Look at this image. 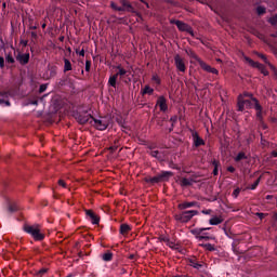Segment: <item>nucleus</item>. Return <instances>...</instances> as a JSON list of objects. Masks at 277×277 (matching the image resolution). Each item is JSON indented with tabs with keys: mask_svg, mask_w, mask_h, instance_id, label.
<instances>
[{
	"mask_svg": "<svg viewBox=\"0 0 277 277\" xmlns=\"http://www.w3.org/2000/svg\"><path fill=\"white\" fill-rule=\"evenodd\" d=\"M185 53L186 55H188V57H190V60H195V62H198L200 68H202V70H205L206 72H211L212 75H220V71L216 68L211 67V65H208L207 63H205V61L198 57V54H196L194 50L186 49Z\"/></svg>",
	"mask_w": 277,
	"mask_h": 277,
	"instance_id": "obj_1",
	"label": "nucleus"
},
{
	"mask_svg": "<svg viewBox=\"0 0 277 277\" xmlns=\"http://www.w3.org/2000/svg\"><path fill=\"white\" fill-rule=\"evenodd\" d=\"M24 233H27V235H30L35 241H44L45 235L40 232V225L35 224V225H29V224H24L23 226Z\"/></svg>",
	"mask_w": 277,
	"mask_h": 277,
	"instance_id": "obj_2",
	"label": "nucleus"
},
{
	"mask_svg": "<svg viewBox=\"0 0 277 277\" xmlns=\"http://www.w3.org/2000/svg\"><path fill=\"white\" fill-rule=\"evenodd\" d=\"M199 214L200 212H198V210H185L179 214H175L174 219L176 220V222H180L181 224H187L188 222H192L195 215Z\"/></svg>",
	"mask_w": 277,
	"mask_h": 277,
	"instance_id": "obj_3",
	"label": "nucleus"
},
{
	"mask_svg": "<svg viewBox=\"0 0 277 277\" xmlns=\"http://www.w3.org/2000/svg\"><path fill=\"white\" fill-rule=\"evenodd\" d=\"M206 230H211V227H196L190 229V234L194 235V237H196L199 241H211L213 237L209 236Z\"/></svg>",
	"mask_w": 277,
	"mask_h": 277,
	"instance_id": "obj_4",
	"label": "nucleus"
},
{
	"mask_svg": "<svg viewBox=\"0 0 277 277\" xmlns=\"http://www.w3.org/2000/svg\"><path fill=\"white\" fill-rule=\"evenodd\" d=\"M246 109H254V102L243 98V95H238L237 111H245Z\"/></svg>",
	"mask_w": 277,
	"mask_h": 277,
	"instance_id": "obj_5",
	"label": "nucleus"
},
{
	"mask_svg": "<svg viewBox=\"0 0 277 277\" xmlns=\"http://www.w3.org/2000/svg\"><path fill=\"white\" fill-rule=\"evenodd\" d=\"M74 117L80 124H88V122L89 124H92V118H94L88 113H76Z\"/></svg>",
	"mask_w": 277,
	"mask_h": 277,
	"instance_id": "obj_6",
	"label": "nucleus"
},
{
	"mask_svg": "<svg viewBox=\"0 0 277 277\" xmlns=\"http://www.w3.org/2000/svg\"><path fill=\"white\" fill-rule=\"evenodd\" d=\"M92 122L93 123L91 124H93V127L96 128L97 131H105L107 127H109V121H107V119L105 118L96 119L93 117Z\"/></svg>",
	"mask_w": 277,
	"mask_h": 277,
	"instance_id": "obj_7",
	"label": "nucleus"
},
{
	"mask_svg": "<svg viewBox=\"0 0 277 277\" xmlns=\"http://www.w3.org/2000/svg\"><path fill=\"white\" fill-rule=\"evenodd\" d=\"M245 60L248 62V64H250L252 66V68H258L259 71L262 72V75H264V77H267V75H269V71H267L265 69V65L259 63V62H254L252 58L245 56Z\"/></svg>",
	"mask_w": 277,
	"mask_h": 277,
	"instance_id": "obj_8",
	"label": "nucleus"
},
{
	"mask_svg": "<svg viewBox=\"0 0 277 277\" xmlns=\"http://www.w3.org/2000/svg\"><path fill=\"white\" fill-rule=\"evenodd\" d=\"M174 64L175 68H177L180 72H185L187 70V66H185V61L179 54L174 56Z\"/></svg>",
	"mask_w": 277,
	"mask_h": 277,
	"instance_id": "obj_9",
	"label": "nucleus"
},
{
	"mask_svg": "<svg viewBox=\"0 0 277 277\" xmlns=\"http://www.w3.org/2000/svg\"><path fill=\"white\" fill-rule=\"evenodd\" d=\"M15 60L21 66H27V64H29L30 55L29 53L18 52L17 55H15Z\"/></svg>",
	"mask_w": 277,
	"mask_h": 277,
	"instance_id": "obj_10",
	"label": "nucleus"
},
{
	"mask_svg": "<svg viewBox=\"0 0 277 277\" xmlns=\"http://www.w3.org/2000/svg\"><path fill=\"white\" fill-rule=\"evenodd\" d=\"M194 207L200 209V203L198 201H183L182 203L177 205V209L180 211H185V209H192Z\"/></svg>",
	"mask_w": 277,
	"mask_h": 277,
	"instance_id": "obj_11",
	"label": "nucleus"
},
{
	"mask_svg": "<svg viewBox=\"0 0 277 277\" xmlns=\"http://www.w3.org/2000/svg\"><path fill=\"white\" fill-rule=\"evenodd\" d=\"M192 133V137H193V142H194V146L196 148H200V146H205V140H202V137H200V135L198 134V132L194 131V130H189Z\"/></svg>",
	"mask_w": 277,
	"mask_h": 277,
	"instance_id": "obj_12",
	"label": "nucleus"
},
{
	"mask_svg": "<svg viewBox=\"0 0 277 277\" xmlns=\"http://www.w3.org/2000/svg\"><path fill=\"white\" fill-rule=\"evenodd\" d=\"M85 215L92 224H94V225L101 224V216H98L96 213H94V211L85 210Z\"/></svg>",
	"mask_w": 277,
	"mask_h": 277,
	"instance_id": "obj_13",
	"label": "nucleus"
},
{
	"mask_svg": "<svg viewBox=\"0 0 277 277\" xmlns=\"http://www.w3.org/2000/svg\"><path fill=\"white\" fill-rule=\"evenodd\" d=\"M121 4V12H132L135 13V8H133V4H131V1L129 0H120Z\"/></svg>",
	"mask_w": 277,
	"mask_h": 277,
	"instance_id": "obj_14",
	"label": "nucleus"
},
{
	"mask_svg": "<svg viewBox=\"0 0 277 277\" xmlns=\"http://www.w3.org/2000/svg\"><path fill=\"white\" fill-rule=\"evenodd\" d=\"M176 27L180 31H187V34H190V36H194V30L185 22H182V21L176 22Z\"/></svg>",
	"mask_w": 277,
	"mask_h": 277,
	"instance_id": "obj_15",
	"label": "nucleus"
},
{
	"mask_svg": "<svg viewBox=\"0 0 277 277\" xmlns=\"http://www.w3.org/2000/svg\"><path fill=\"white\" fill-rule=\"evenodd\" d=\"M156 105H158L160 111H168V100H166V96L160 95L157 100Z\"/></svg>",
	"mask_w": 277,
	"mask_h": 277,
	"instance_id": "obj_16",
	"label": "nucleus"
},
{
	"mask_svg": "<svg viewBox=\"0 0 277 277\" xmlns=\"http://www.w3.org/2000/svg\"><path fill=\"white\" fill-rule=\"evenodd\" d=\"M188 265L190 267H194V269H202L205 267V264L198 262V259L196 256L188 259Z\"/></svg>",
	"mask_w": 277,
	"mask_h": 277,
	"instance_id": "obj_17",
	"label": "nucleus"
},
{
	"mask_svg": "<svg viewBox=\"0 0 277 277\" xmlns=\"http://www.w3.org/2000/svg\"><path fill=\"white\" fill-rule=\"evenodd\" d=\"M6 68L10 69L16 64V58L12 55V52L5 53L4 55Z\"/></svg>",
	"mask_w": 277,
	"mask_h": 277,
	"instance_id": "obj_18",
	"label": "nucleus"
},
{
	"mask_svg": "<svg viewBox=\"0 0 277 277\" xmlns=\"http://www.w3.org/2000/svg\"><path fill=\"white\" fill-rule=\"evenodd\" d=\"M9 93L8 92H0V105L2 107H10V100H8Z\"/></svg>",
	"mask_w": 277,
	"mask_h": 277,
	"instance_id": "obj_19",
	"label": "nucleus"
},
{
	"mask_svg": "<svg viewBox=\"0 0 277 277\" xmlns=\"http://www.w3.org/2000/svg\"><path fill=\"white\" fill-rule=\"evenodd\" d=\"M194 183H196V180H194V177H182L180 180V185L181 187H192V185H194Z\"/></svg>",
	"mask_w": 277,
	"mask_h": 277,
	"instance_id": "obj_20",
	"label": "nucleus"
},
{
	"mask_svg": "<svg viewBox=\"0 0 277 277\" xmlns=\"http://www.w3.org/2000/svg\"><path fill=\"white\" fill-rule=\"evenodd\" d=\"M254 109L256 111V118L259 122H263V106H261V103H258L254 105Z\"/></svg>",
	"mask_w": 277,
	"mask_h": 277,
	"instance_id": "obj_21",
	"label": "nucleus"
},
{
	"mask_svg": "<svg viewBox=\"0 0 277 277\" xmlns=\"http://www.w3.org/2000/svg\"><path fill=\"white\" fill-rule=\"evenodd\" d=\"M117 72H118V75H119V79H120V81H124V83H129V81H127V80H124V77H126V75H127V69H124L123 67H122V65H118L117 67Z\"/></svg>",
	"mask_w": 277,
	"mask_h": 277,
	"instance_id": "obj_22",
	"label": "nucleus"
},
{
	"mask_svg": "<svg viewBox=\"0 0 277 277\" xmlns=\"http://www.w3.org/2000/svg\"><path fill=\"white\" fill-rule=\"evenodd\" d=\"M118 77H120L118 71L115 75H111L108 79V85H110L111 88H116L118 83Z\"/></svg>",
	"mask_w": 277,
	"mask_h": 277,
	"instance_id": "obj_23",
	"label": "nucleus"
},
{
	"mask_svg": "<svg viewBox=\"0 0 277 277\" xmlns=\"http://www.w3.org/2000/svg\"><path fill=\"white\" fill-rule=\"evenodd\" d=\"M224 222V219L222 216H213L209 220L210 226H219V224H222Z\"/></svg>",
	"mask_w": 277,
	"mask_h": 277,
	"instance_id": "obj_24",
	"label": "nucleus"
},
{
	"mask_svg": "<svg viewBox=\"0 0 277 277\" xmlns=\"http://www.w3.org/2000/svg\"><path fill=\"white\" fill-rule=\"evenodd\" d=\"M119 233L120 235H129V233H131V226L127 223L121 224Z\"/></svg>",
	"mask_w": 277,
	"mask_h": 277,
	"instance_id": "obj_25",
	"label": "nucleus"
},
{
	"mask_svg": "<svg viewBox=\"0 0 277 277\" xmlns=\"http://www.w3.org/2000/svg\"><path fill=\"white\" fill-rule=\"evenodd\" d=\"M158 176L160 177V181H168L170 179V176H174V173L171 171H162L160 174H158Z\"/></svg>",
	"mask_w": 277,
	"mask_h": 277,
	"instance_id": "obj_26",
	"label": "nucleus"
},
{
	"mask_svg": "<svg viewBox=\"0 0 277 277\" xmlns=\"http://www.w3.org/2000/svg\"><path fill=\"white\" fill-rule=\"evenodd\" d=\"M155 92V89L150 88V85L146 84L144 89L141 90L142 96H146L148 94L149 96L153 95Z\"/></svg>",
	"mask_w": 277,
	"mask_h": 277,
	"instance_id": "obj_27",
	"label": "nucleus"
},
{
	"mask_svg": "<svg viewBox=\"0 0 277 277\" xmlns=\"http://www.w3.org/2000/svg\"><path fill=\"white\" fill-rule=\"evenodd\" d=\"M48 70H49L48 79H53V77L57 76V66H49Z\"/></svg>",
	"mask_w": 277,
	"mask_h": 277,
	"instance_id": "obj_28",
	"label": "nucleus"
},
{
	"mask_svg": "<svg viewBox=\"0 0 277 277\" xmlns=\"http://www.w3.org/2000/svg\"><path fill=\"white\" fill-rule=\"evenodd\" d=\"M239 96H242V98H250L254 105H256V103H259L258 98L254 97V94L250 93V92H243L242 94H239Z\"/></svg>",
	"mask_w": 277,
	"mask_h": 277,
	"instance_id": "obj_29",
	"label": "nucleus"
},
{
	"mask_svg": "<svg viewBox=\"0 0 277 277\" xmlns=\"http://www.w3.org/2000/svg\"><path fill=\"white\" fill-rule=\"evenodd\" d=\"M243 159H248V156L243 151H239L237 156L234 158V161L236 163H239V161H243Z\"/></svg>",
	"mask_w": 277,
	"mask_h": 277,
	"instance_id": "obj_30",
	"label": "nucleus"
},
{
	"mask_svg": "<svg viewBox=\"0 0 277 277\" xmlns=\"http://www.w3.org/2000/svg\"><path fill=\"white\" fill-rule=\"evenodd\" d=\"M72 70V63L68 58H64V72Z\"/></svg>",
	"mask_w": 277,
	"mask_h": 277,
	"instance_id": "obj_31",
	"label": "nucleus"
},
{
	"mask_svg": "<svg viewBox=\"0 0 277 277\" xmlns=\"http://www.w3.org/2000/svg\"><path fill=\"white\" fill-rule=\"evenodd\" d=\"M149 155L151 157H154L155 159H158L159 161H161V159H163V156L160 154L159 150H151V151H149Z\"/></svg>",
	"mask_w": 277,
	"mask_h": 277,
	"instance_id": "obj_32",
	"label": "nucleus"
},
{
	"mask_svg": "<svg viewBox=\"0 0 277 277\" xmlns=\"http://www.w3.org/2000/svg\"><path fill=\"white\" fill-rule=\"evenodd\" d=\"M103 261H105L106 263H109V261H111L114 259V253H111L110 251L106 252L103 254L102 256Z\"/></svg>",
	"mask_w": 277,
	"mask_h": 277,
	"instance_id": "obj_33",
	"label": "nucleus"
},
{
	"mask_svg": "<svg viewBox=\"0 0 277 277\" xmlns=\"http://www.w3.org/2000/svg\"><path fill=\"white\" fill-rule=\"evenodd\" d=\"M201 248H205V250H208V252H215V246L211 243H201Z\"/></svg>",
	"mask_w": 277,
	"mask_h": 277,
	"instance_id": "obj_34",
	"label": "nucleus"
},
{
	"mask_svg": "<svg viewBox=\"0 0 277 277\" xmlns=\"http://www.w3.org/2000/svg\"><path fill=\"white\" fill-rule=\"evenodd\" d=\"M266 12H267V9H266L265 6L259 5V6L256 8V14H258V16H263V14H266Z\"/></svg>",
	"mask_w": 277,
	"mask_h": 277,
	"instance_id": "obj_35",
	"label": "nucleus"
},
{
	"mask_svg": "<svg viewBox=\"0 0 277 277\" xmlns=\"http://www.w3.org/2000/svg\"><path fill=\"white\" fill-rule=\"evenodd\" d=\"M16 211H18V205H16V203H10V205H9V212H10V213H16Z\"/></svg>",
	"mask_w": 277,
	"mask_h": 277,
	"instance_id": "obj_36",
	"label": "nucleus"
},
{
	"mask_svg": "<svg viewBox=\"0 0 277 277\" xmlns=\"http://www.w3.org/2000/svg\"><path fill=\"white\" fill-rule=\"evenodd\" d=\"M148 183H151V185H155V184H157V183H161V177H159V175H156V176H154V177H150V179L148 180Z\"/></svg>",
	"mask_w": 277,
	"mask_h": 277,
	"instance_id": "obj_37",
	"label": "nucleus"
},
{
	"mask_svg": "<svg viewBox=\"0 0 277 277\" xmlns=\"http://www.w3.org/2000/svg\"><path fill=\"white\" fill-rule=\"evenodd\" d=\"M260 183H261V177H258V179L255 180V182L249 187V189H251L252 192H254V189H256V188L259 187Z\"/></svg>",
	"mask_w": 277,
	"mask_h": 277,
	"instance_id": "obj_38",
	"label": "nucleus"
},
{
	"mask_svg": "<svg viewBox=\"0 0 277 277\" xmlns=\"http://www.w3.org/2000/svg\"><path fill=\"white\" fill-rule=\"evenodd\" d=\"M110 8L113 10H116V12H122V10H123L121 6H118V4H116V2H111Z\"/></svg>",
	"mask_w": 277,
	"mask_h": 277,
	"instance_id": "obj_39",
	"label": "nucleus"
},
{
	"mask_svg": "<svg viewBox=\"0 0 277 277\" xmlns=\"http://www.w3.org/2000/svg\"><path fill=\"white\" fill-rule=\"evenodd\" d=\"M6 68L5 57L0 56V69L3 70Z\"/></svg>",
	"mask_w": 277,
	"mask_h": 277,
	"instance_id": "obj_40",
	"label": "nucleus"
},
{
	"mask_svg": "<svg viewBox=\"0 0 277 277\" xmlns=\"http://www.w3.org/2000/svg\"><path fill=\"white\" fill-rule=\"evenodd\" d=\"M91 68H92V61L87 60L85 61V72H90Z\"/></svg>",
	"mask_w": 277,
	"mask_h": 277,
	"instance_id": "obj_41",
	"label": "nucleus"
},
{
	"mask_svg": "<svg viewBox=\"0 0 277 277\" xmlns=\"http://www.w3.org/2000/svg\"><path fill=\"white\" fill-rule=\"evenodd\" d=\"M239 194H241V188L237 187L236 189H234L232 196L235 198H239Z\"/></svg>",
	"mask_w": 277,
	"mask_h": 277,
	"instance_id": "obj_42",
	"label": "nucleus"
},
{
	"mask_svg": "<svg viewBox=\"0 0 277 277\" xmlns=\"http://www.w3.org/2000/svg\"><path fill=\"white\" fill-rule=\"evenodd\" d=\"M151 80L155 81V83H157V85H161V79L159 78V76L154 75L151 77Z\"/></svg>",
	"mask_w": 277,
	"mask_h": 277,
	"instance_id": "obj_43",
	"label": "nucleus"
},
{
	"mask_svg": "<svg viewBox=\"0 0 277 277\" xmlns=\"http://www.w3.org/2000/svg\"><path fill=\"white\" fill-rule=\"evenodd\" d=\"M259 57L263 60L265 64H268V66H271L272 68V64H269V61L267 60V56H265V54H259Z\"/></svg>",
	"mask_w": 277,
	"mask_h": 277,
	"instance_id": "obj_44",
	"label": "nucleus"
},
{
	"mask_svg": "<svg viewBox=\"0 0 277 277\" xmlns=\"http://www.w3.org/2000/svg\"><path fill=\"white\" fill-rule=\"evenodd\" d=\"M268 23L272 24L273 26L277 24V14L272 16L269 19H268Z\"/></svg>",
	"mask_w": 277,
	"mask_h": 277,
	"instance_id": "obj_45",
	"label": "nucleus"
},
{
	"mask_svg": "<svg viewBox=\"0 0 277 277\" xmlns=\"http://www.w3.org/2000/svg\"><path fill=\"white\" fill-rule=\"evenodd\" d=\"M256 217H259L260 220H263L265 217H267V213H263V212H258L255 213Z\"/></svg>",
	"mask_w": 277,
	"mask_h": 277,
	"instance_id": "obj_46",
	"label": "nucleus"
},
{
	"mask_svg": "<svg viewBox=\"0 0 277 277\" xmlns=\"http://www.w3.org/2000/svg\"><path fill=\"white\" fill-rule=\"evenodd\" d=\"M48 84H41L39 87V94H42L43 92H47Z\"/></svg>",
	"mask_w": 277,
	"mask_h": 277,
	"instance_id": "obj_47",
	"label": "nucleus"
},
{
	"mask_svg": "<svg viewBox=\"0 0 277 277\" xmlns=\"http://www.w3.org/2000/svg\"><path fill=\"white\" fill-rule=\"evenodd\" d=\"M47 272H49V269H47V268H41V269L37 273V276H44V274H47Z\"/></svg>",
	"mask_w": 277,
	"mask_h": 277,
	"instance_id": "obj_48",
	"label": "nucleus"
},
{
	"mask_svg": "<svg viewBox=\"0 0 277 277\" xmlns=\"http://www.w3.org/2000/svg\"><path fill=\"white\" fill-rule=\"evenodd\" d=\"M160 241H164V243H170V238L168 236H160Z\"/></svg>",
	"mask_w": 277,
	"mask_h": 277,
	"instance_id": "obj_49",
	"label": "nucleus"
},
{
	"mask_svg": "<svg viewBox=\"0 0 277 277\" xmlns=\"http://www.w3.org/2000/svg\"><path fill=\"white\" fill-rule=\"evenodd\" d=\"M201 213H202L203 215H211V213H213V210H211V209L202 210Z\"/></svg>",
	"mask_w": 277,
	"mask_h": 277,
	"instance_id": "obj_50",
	"label": "nucleus"
},
{
	"mask_svg": "<svg viewBox=\"0 0 277 277\" xmlns=\"http://www.w3.org/2000/svg\"><path fill=\"white\" fill-rule=\"evenodd\" d=\"M260 127L265 131L267 130V123H265V120L260 121Z\"/></svg>",
	"mask_w": 277,
	"mask_h": 277,
	"instance_id": "obj_51",
	"label": "nucleus"
},
{
	"mask_svg": "<svg viewBox=\"0 0 277 277\" xmlns=\"http://www.w3.org/2000/svg\"><path fill=\"white\" fill-rule=\"evenodd\" d=\"M108 150H110V153L117 151V150H118V145L110 146V147L108 148Z\"/></svg>",
	"mask_w": 277,
	"mask_h": 277,
	"instance_id": "obj_52",
	"label": "nucleus"
},
{
	"mask_svg": "<svg viewBox=\"0 0 277 277\" xmlns=\"http://www.w3.org/2000/svg\"><path fill=\"white\" fill-rule=\"evenodd\" d=\"M58 185L64 188L67 187L66 182H64V180H58Z\"/></svg>",
	"mask_w": 277,
	"mask_h": 277,
	"instance_id": "obj_53",
	"label": "nucleus"
},
{
	"mask_svg": "<svg viewBox=\"0 0 277 277\" xmlns=\"http://www.w3.org/2000/svg\"><path fill=\"white\" fill-rule=\"evenodd\" d=\"M235 170L236 169L233 166L227 167V172H230L232 174H234Z\"/></svg>",
	"mask_w": 277,
	"mask_h": 277,
	"instance_id": "obj_54",
	"label": "nucleus"
},
{
	"mask_svg": "<svg viewBox=\"0 0 277 277\" xmlns=\"http://www.w3.org/2000/svg\"><path fill=\"white\" fill-rule=\"evenodd\" d=\"M212 166H213L214 168H220V161L213 160V161H212Z\"/></svg>",
	"mask_w": 277,
	"mask_h": 277,
	"instance_id": "obj_55",
	"label": "nucleus"
},
{
	"mask_svg": "<svg viewBox=\"0 0 277 277\" xmlns=\"http://www.w3.org/2000/svg\"><path fill=\"white\" fill-rule=\"evenodd\" d=\"M80 57H85V50H81L80 52H76Z\"/></svg>",
	"mask_w": 277,
	"mask_h": 277,
	"instance_id": "obj_56",
	"label": "nucleus"
},
{
	"mask_svg": "<svg viewBox=\"0 0 277 277\" xmlns=\"http://www.w3.org/2000/svg\"><path fill=\"white\" fill-rule=\"evenodd\" d=\"M212 174L214 176H217V174H220V170L217 168H214Z\"/></svg>",
	"mask_w": 277,
	"mask_h": 277,
	"instance_id": "obj_57",
	"label": "nucleus"
},
{
	"mask_svg": "<svg viewBox=\"0 0 277 277\" xmlns=\"http://www.w3.org/2000/svg\"><path fill=\"white\" fill-rule=\"evenodd\" d=\"M31 38L35 40L38 39V34L36 31H31Z\"/></svg>",
	"mask_w": 277,
	"mask_h": 277,
	"instance_id": "obj_58",
	"label": "nucleus"
},
{
	"mask_svg": "<svg viewBox=\"0 0 277 277\" xmlns=\"http://www.w3.org/2000/svg\"><path fill=\"white\" fill-rule=\"evenodd\" d=\"M28 42H29V41H27V40H21V44H22L23 47H27Z\"/></svg>",
	"mask_w": 277,
	"mask_h": 277,
	"instance_id": "obj_59",
	"label": "nucleus"
},
{
	"mask_svg": "<svg viewBox=\"0 0 277 277\" xmlns=\"http://www.w3.org/2000/svg\"><path fill=\"white\" fill-rule=\"evenodd\" d=\"M176 120H179V118L176 116H173L170 118V122H176Z\"/></svg>",
	"mask_w": 277,
	"mask_h": 277,
	"instance_id": "obj_60",
	"label": "nucleus"
},
{
	"mask_svg": "<svg viewBox=\"0 0 277 277\" xmlns=\"http://www.w3.org/2000/svg\"><path fill=\"white\" fill-rule=\"evenodd\" d=\"M176 23H179V19H174V18L170 19L171 25H176Z\"/></svg>",
	"mask_w": 277,
	"mask_h": 277,
	"instance_id": "obj_61",
	"label": "nucleus"
},
{
	"mask_svg": "<svg viewBox=\"0 0 277 277\" xmlns=\"http://www.w3.org/2000/svg\"><path fill=\"white\" fill-rule=\"evenodd\" d=\"M271 155H272V157L277 158V151H276V150H273V151L271 153Z\"/></svg>",
	"mask_w": 277,
	"mask_h": 277,
	"instance_id": "obj_62",
	"label": "nucleus"
},
{
	"mask_svg": "<svg viewBox=\"0 0 277 277\" xmlns=\"http://www.w3.org/2000/svg\"><path fill=\"white\" fill-rule=\"evenodd\" d=\"M30 105H38V100H32V101L30 102Z\"/></svg>",
	"mask_w": 277,
	"mask_h": 277,
	"instance_id": "obj_63",
	"label": "nucleus"
},
{
	"mask_svg": "<svg viewBox=\"0 0 277 277\" xmlns=\"http://www.w3.org/2000/svg\"><path fill=\"white\" fill-rule=\"evenodd\" d=\"M271 122L276 123V122H277V118H276V117H272V118H271Z\"/></svg>",
	"mask_w": 277,
	"mask_h": 277,
	"instance_id": "obj_64",
	"label": "nucleus"
}]
</instances>
